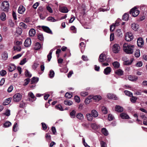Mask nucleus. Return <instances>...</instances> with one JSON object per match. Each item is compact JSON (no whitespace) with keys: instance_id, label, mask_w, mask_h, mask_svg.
Segmentation results:
<instances>
[{"instance_id":"f257e3e1","label":"nucleus","mask_w":147,"mask_h":147,"mask_svg":"<svg viewBox=\"0 0 147 147\" xmlns=\"http://www.w3.org/2000/svg\"><path fill=\"white\" fill-rule=\"evenodd\" d=\"M134 45H131L125 43L123 45V49L126 53L128 54H132L134 51Z\"/></svg>"},{"instance_id":"f03ea898","label":"nucleus","mask_w":147,"mask_h":147,"mask_svg":"<svg viewBox=\"0 0 147 147\" xmlns=\"http://www.w3.org/2000/svg\"><path fill=\"white\" fill-rule=\"evenodd\" d=\"M111 59L109 57L106 58V57L105 55L103 53H101L99 56L98 59L99 61L100 62H102L105 61H106L107 62H109L111 61Z\"/></svg>"},{"instance_id":"7ed1b4c3","label":"nucleus","mask_w":147,"mask_h":147,"mask_svg":"<svg viewBox=\"0 0 147 147\" xmlns=\"http://www.w3.org/2000/svg\"><path fill=\"white\" fill-rule=\"evenodd\" d=\"M9 4L7 1H4L2 3L1 8L4 11H7L9 8Z\"/></svg>"},{"instance_id":"20e7f679","label":"nucleus","mask_w":147,"mask_h":147,"mask_svg":"<svg viewBox=\"0 0 147 147\" xmlns=\"http://www.w3.org/2000/svg\"><path fill=\"white\" fill-rule=\"evenodd\" d=\"M140 13L139 11L137 9L136 7L132 8L130 11V13L132 14L133 17H136L138 16Z\"/></svg>"},{"instance_id":"39448f33","label":"nucleus","mask_w":147,"mask_h":147,"mask_svg":"<svg viewBox=\"0 0 147 147\" xmlns=\"http://www.w3.org/2000/svg\"><path fill=\"white\" fill-rule=\"evenodd\" d=\"M22 94L20 93H18L15 94L13 97V100L16 102H19L22 99Z\"/></svg>"},{"instance_id":"423d86ee","label":"nucleus","mask_w":147,"mask_h":147,"mask_svg":"<svg viewBox=\"0 0 147 147\" xmlns=\"http://www.w3.org/2000/svg\"><path fill=\"white\" fill-rule=\"evenodd\" d=\"M120 50V47L119 45L117 44H114L113 46L112 50L115 53H118Z\"/></svg>"},{"instance_id":"0eeeda50","label":"nucleus","mask_w":147,"mask_h":147,"mask_svg":"<svg viewBox=\"0 0 147 147\" xmlns=\"http://www.w3.org/2000/svg\"><path fill=\"white\" fill-rule=\"evenodd\" d=\"M133 39L132 34L131 32H127L125 35V39L127 41H131Z\"/></svg>"},{"instance_id":"6e6552de","label":"nucleus","mask_w":147,"mask_h":147,"mask_svg":"<svg viewBox=\"0 0 147 147\" xmlns=\"http://www.w3.org/2000/svg\"><path fill=\"white\" fill-rule=\"evenodd\" d=\"M28 99L31 102H32L36 100V97L35 96L33 93L31 92H30L28 93Z\"/></svg>"},{"instance_id":"1a4fd4ad","label":"nucleus","mask_w":147,"mask_h":147,"mask_svg":"<svg viewBox=\"0 0 147 147\" xmlns=\"http://www.w3.org/2000/svg\"><path fill=\"white\" fill-rule=\"evenodd\" d=\"M31 43V41L30 38L26 39L24 42V45L26 47H28L30 46Z\"/></svg>"},{"instance_id":"9d476101","label":"nucleus","mask_w":147,"mask_h":147,"mask_svg":"<svg viewBox=\"0 0 147 147\" xmlns=\"http://www.w3.org/2000/svg\"><path fill=\"white\" fill-rule=\"evenodd\" d=\"M42 28L45 32L49 34H52L53 33L51 30L48 27L44 26H42Z\"/></svg>"},{"instance_id":"9b49d317","label":"nucleus","mask_w":147,"mask_h":147,"mask_svg":"<svg viewBox=\"0 0 147 147\" xmlns=\"http://www.w3.org/2000/svg\"><path fill=\"white\" fill-rule=\"evenodd\" d=\"M137 44L138 46L142 47L144 45V41L142 38H139L137 40Z\"/></svg>"},{"instance_id":"f8f14e48","label":"nucleus","mask_w":147,"mask_h":147,"mask_svg":"<svg viewBox=\"0 0 147 147\" xmlns=\"http://www.w3.org/2000/svg\"><path fill=\"white\" fill-rule=\"evenodd\" d=\"M59 9L61 12L63 13H67L68 11L67 8L65 7H60Z\"/></svg>"},{"instance_id":"ddd939ff","label":"nucleus","mask_w":147,"mask_h":147,"mask_svg":"<svg viewBox=\"0 0 147 147\" xmlns=\"http://www.w3.org/2000/svg\"><path fill=\"white\" fill-rule=\"evenodd\" d=\"M111 71V68L109 67H107L103 71L104 73L106 75L109 74Z\"/></svg>"},{"instance_id":"4468645a","label":"nucleus","mask_w":147,"mask_h":147,"mask_svg":"<svg viewBox=\"0 0 147 147\" xmlns=\"http://www.w3.org/2000/svg\"><path fill=\"white\" fill-rule=\"evenodd\" d=\"M107 96L109 99L114 100H116L117 99V97L115 95L110 93L107 94Z\"/></svg>"},{"instance_id":"2eb2a0df","label":"nucleus","mask_w":147,"mask_h":147,"mask_svg":"<svg viewBox=\"0 0 147 147\" xmlns=\"http://www.w3.org/2000/svg\"><path fill=\"white\" fill-rule=\"evenodd\" d=\"M36 33V31L33 28L31 29L29 32V34L30 36H34L35 35Z\"/></svg>"},{"instance_id":"dca6fc26","label":"nucleus","mask_w":147,"mask_h":147,"mask_svg":"<svg viewBox=\"0 0 147 147\" xmlns=\"http://www.w3.org/2000/svg\"><path fill=\"white\" fill-rule=\"evenodd\" d=\"M16 69V67L14 64H11L9 65L8 69L9 72H11L14 70Z\"/></svg>"},{"instance_id":"f3484780","label":"nucleus","mask_w":147,"mask_h":147,"mask_svg":"<svg viewBox=\"0 0 147 147\" xmlns=\"http://www.w3.org/2000/svg\"><path fill=\"white\" fill-rule=\"evenodd\" d=\"M25 9L24 7L22 6H20L18 10V12L20 14L23 13L25 11Z\"/></svg>"},{"instance_id":"a211bd4d","label":"nucleus","mask_w":147,"mask_h":147,"mask_svg":"<svg viewBox=\"0 0 147 147\" xmlns=\"http://www.w3.org/2000/svg\"><path fill=\"white\" fill-rule=\"evenodd\" d=\"M115 110L118 112H121L123 111V108L119 105H116L115 107Z\"/></svg>"},{"instance_id":"6ab92c4d","label":"nucleus","mask_w":147,"mask_h":147,"mask_svg":"<svg viewBox=\"0 0 147 147\" xmlns=\"http://www.w3.org/2000/svg\"><path fill=\"white\" fill-rule=\"evenodd\" d=\"M128 79L130 81H134L137 80L138 78L135 76L130 75L128 76Z\"/></svg>"},{"instance_id":"aec40b11","label":"nucleus","mask_w":147,"mask_h":147,"mask_svg":"<svg viewBox=\"0 0 147 147\" xmlns=\"http://www.w3.org/2000/svg\"><path fill=\"white\" fill-rule=\"evenodd\" d=\"M41 47L40 44L38 42H36L34 46V49L35 50H38L40 49Z\"/></svg>"},{"instance_id":"412c9836","label":"nucleus","mask_w":147,"mask_h":147,"mask_svg":"<svg viewBox=\"0 0 147 147\" xmlns=\"http://www.w3.org/2000/svg\"><path fill=\"white\" fill-rule=\"evenodd\" d=\"M120 117L122 119H128L129 118V117L127 114L123 113L121 114Z\"/></svg>"},{"instance_id":"4be33fe9","label":"nucleus","mask_w":147,"mask_h":147,"mask_svg":"<svg viewBox=\"0 0 147 147\" xmlns=\"http://www.w3.org/2000/svg\"><path fill=\"white\" fill-rule=\"evenodd\" d=\"M102 98L101 96L100 95H95L93 96V99L95 100L96 102L98 101Z\"/></svg>"},{"instance_id":"5701e85b","label":"nucleus","mask_w":147,"mask_h":147,"mask_svg":"<svg viewBox=\"0 0 147 147\" xmlns=\"http://www.w3.org/2000/svg\"><path fill=\"white\" fill-rule=\"evenodd\" d=\"M55 49H53L50 51L49 53V54L47 55V57L48 58V60L49 61H50L51 57H52V54L53 52V51L55 50Z\"/></svg>"},{"instance_id":"b1692460","label":"nucleus","mask_w":147,"mask_h":147,"mask_svg":"<svg viewBox=\"0 0 147 147\" xmlns=\"http://www.w3.org/2000/svg\"><path fill=\"white\" fill-rule=\"evenodd\" d=\"M112 64L114 67L115 69H118L120 67V63L118 61H115L112 63Z\"/></svg>"},{"instance_id":"393cba45","label":"nucleus","mask_w":147,"mask_h":147,"mask_svg":"<svg viewBox=\"0 0 147 147\" xmlns=\"http://www.w3.org/2000/svg\"><path fill=\"white\" fill-rule=\"evenodd\" d=\"M91 115L94 117H96L98 116L97 112L95 110H93L91 111Z\"/></svg>"},{"instance_id":"a878e982","label":"nucleus","mask_w":147,"mask_h":147,"mask_svg":"<svg viewBox=\"0 0 147 147\" xmlns=\"http://www.w3.org/2000/svg\"><path fill=\"white\" fill-rule=\"evenodd\" d=\"M123 71L121 69H119L115 71V73L119 76H122L123 75Z\"/></svg>"},{"instance_id":"bb28decb","label":"nucleus","mask_w":147,"mask_h":147,"mask_svg":"<svg viewBox=\"0 0 147 147\" xmlns=\"http://www.w3.org/2000/svg\"><path fill=\"white\" fill-rule=\"evenodd\" d=\"M86 117L87 119L89 121H91L92 120L93 118V116L91 114L87 113L86 115Z\"/></svg>"},{"instance_id":"cd10ccee","label":"nucleus","mask_w":147,"mask_h":147,"mask_svg":"<svg viewBox=\"0 0 147 147\" xmlns=\"http://www.w3.org/2000/svg\"><path fill=\"white\" fill-rule=\"evenodd\" d=\"M76 117L81 121H82L84 119L83 115L81 113H78L76 115Z\"/></svg>"},{"instance_id":"c85d7f7f","label":"nucleus","mask_w":147,"mask_h":147,"mask_svg":"<svg viewBox=\"0 0 147 147\" xmlns=\"http://www.w3.org/2000/svg\"><path fill=\"white\" fill-rule=\"evenodd\" d=\"M91 126L93 129L95 130L97 129L100 127V126L99 125H97L95 123L92 124Z\"/></svg>"},{"instance_id":"c756f323","label":"nucleus","mask_w":147,"mask_h":147,"mask_svg":"<svg viewBox=\"0 0 147 147\" xmlns=\"http://www.w3.org/2000/svg\"><path fill=\"white\" fill-rule=\"evenodd\" d=\"M11 99L12 98H9L6 99L5 100V101L3 102V105H6L9 104L11 102Z\"/></svg>"},{"instance_id":"7c9ffc66","label":"nucleus","mask_w":147,"mask_h":147,"mask_svg":"<svg viewBox=\"0 0 147 147\" xmlns=\"http://www.w3.org/2000/svg\"><path fill=\"white\" fill-rule=\"evenodd\" d=\"M18 129V125L16 122L15 123L13 127V130L14 132H16Z\"/></svg>"},{"instance_id":"2f4dec72","label":"nucleus","mask_w":147,"mask_h":147,"mask_svg":"<svg viewBox=\"0 0 147 147\" xmlns=\"http://www.w3.org/2000/svg\"><path fill=\"white\" fill-rule=\"evenodd\" d=\"M131 27L133 30L136 31L138 28V25L137 24L134 23L131 24Z\"/></svg>"},{"instance_id":"473e14b6","label":"nucleus","mask_w":147,"mask_h":147,"mask_svg":"<svg viewBox=\"0 0 147 147\" xmlns=\"http://www.w3.org/2000/svg\"><path fill=\"white\" fill-rule=\"evenodd\" d=\"M101 131L102 133L104 135L107 136L108 135V131L106 128H102Z\"/></svg>"},{"instance_id":"72a5a7b5","label":"nucleus","mask_w":147,"mask_h":147,"mask_svg":"<svg viewBox=\"0 0 147 147\" xmlns=\"http://www.w3.org/2000/svg\"><path fill=\"white\" fill-rule=\"evenodd\" d=\"M38 81V78L37 77H33L32 78L31 81V84L35 83H37Z\"/></svg>"},{"instance_id":"f704fd0d","label":"nucleus","mask_w":147,"mask_h":147,"mask_svg":"<svg viewBox=\"0 0 147 147\" xmlns=\"http://www.w3.org/2000/svg\"><path fill=\"white\" fill-rule=\"evenodd\" d=\"M128 18L129 15L127 13H125L122 16V19L124 20H128Z\"/></svg>"},{"instance_id":"c9c22d12","label":"nucleus","mask_w":147,"mask_h":147,"mask_svg":"<svg viewBox=\"0 0 147 147\" xmlns=\"http://www.w3.org/2000/svg\"><path fill=\"white\" fill-rule=\"evenodd\" d=\"M80 46L81 48V51L82 53H83V52L84 49L85 47V44L83 42H82L80 44Z\"/></svg>"},{"instance_id":"e433bc0d","label":"nucleus","mask_w":147,"mask_h":147,"mask_svg":"<svg viewBox=\"0 0 147 147\" xmlns=\"http://www.w3.org/2000/svg\"><path fill=\"white\" fill-rule=\"evenodd\" d=\"M116 34L118 36L121 37L122 36V32L120 29H118L116 30Z\"/></svg>"},{"instance_id":"4c0bfd02","label":"nucleus","mask_w":147,"mask_h":147,"mask_svg":"<svg viewBox=\"0 0 147 147\" xmlns=\"http://www.w3.org/2000/svg\"><path fill=\"white\" fill-rule=\"evenodd\" d=\"M55 75V73L54 71L52 70H51L49 72V76L50 78H53Z\"/></svg>"},{"instance_id":"58836bf2","label":"nucleus","mask_w":147,"mask_h":147,"mask_svg":"<svg viewBox=\"0 0 147 147\" xmlns=\"http://www.w3.org/2000/svg\"><path fill=\"white\" fill-rule=\"evenodd\" d=\"M0 18L1 20L4 21L6 19V15L3 12L1 13L0 16Z\"/></svg>"},{"instance_id":"ea45409f","label":"nucleus","mask_w":147,"mask_h":147,"mask_svg":"<svg viewBox=\"0 0 147 147\" xmlns=\"http://www.w3.org/2000/svg\"><path fill=\"white\" fill-rule=\"evenodd\" d=\"M64 103L66 105L70 106L72 104V102L69 100H66L64 101Z\"/></svg>"},{"instance_id":"a19ab883","label":"nucleus","mask_w":147,"mask_h":147,"mask_svg":"<svg viewBox=\"0 0 147 147\" xmlns=\"http://www.w3.org/2000/svg\"><path fill=\"white\" fill-rule=\"evenodd\" d=\"M134 55L136 57H138L140 56V50L137 49L134 53Z\"/></svg>"},{"instance_id":"79ce46f5","label":"nucleus","mask_w":147,"mask_h":147,"mask_svg":"<svg viewBox=\"0 0 147 147\" xmlns=\"http://www.w3.org/2000/svg\"><path fill=\"white\" fill-rule=\"evenodd\" d=\"M2 57L4 60L7 59L8 58L7 53L6 52H4L2 54Z\"/></svg>"},{"instance_id":"37998d69","label":"nucleus","mask_w":147,"mask_h":147,"mask_svg":"<svg viewBox=\"0 0 147 147\" xmlns=\"http://www.w3.org/2000/svg\"><path fill=\"white\" fill-rule=\"evenodd\" d=\"M11 123L9 121H7L4 124V126L5 127H8L11 126Z\"/></svg>"},{"instance_id":"c03bdc74","label":"nucleus","mask_w":147,"mask_h":147,"mask_svg":"<svg viewBox=\"0 0 147 147\" xmlns=\"http://www.w3.org/2000/svg\"><path fill=\"white\" fill-rule=\"evenodd\" d=\"M47 20L50 22H55L57 21V20L55 19L54 18L52 17H49L47 18Z\"/></svg>"},{"instance_id":"a18cd8bd","label":"nucleus","mask_w":147,"mask_h":147,"mask_svg":"<svg viewBox=\"0 0 147 147\" xmlns=\"http://www.w3.org/2000/svg\"><path fill=\"white\" fill-rule=\"evenodd\" d=\"M25 74L26 77H31L32 76V74L27 69H26Z\"/></svg>"},{"instance_id":"49530a36","label":"nucleus","mask_w":147,"mask_h":147,"mask_svg":"<svg viewBox=\"0 0 147 147\" xmlns=\"http://www.w3.org/2000/svg\"><path fill=\"white\" fill-rule=\"evenodd\" d=\"M101 110L102 112L104 114H106L107 113V108L104 107L102 106L101 107Z\"/></svg>"},{"instance_id":"de8ad7c7","label":"nucleus","mask_w":147,"mask_h":147,"mask_svg":"<svg viewBox=\"0 0 147 147\" xmlns=\"http://www.w3.org/2000/svg\"><path fill=\"white\" fill-rule=\"evenodd\" d=\"M76 113V112L75 111L73 110L70 113L71 117L72 118H74Z\"/></svg>"},{"instance_id":"09e8293b","label":"nucleus","mask_w":147,"mask_h":147,"mask_svg":"<svg viewBox=\"0 0 147 147\" xmlns=\"http://www.w3.org/2000/svg\"><path fill=\"white\" fill-rule=\"evenodd\" d=\"M124 93L126 95L130 97H131L133 95V94L131 92L127 90H125L124 91Z\"/></svg>"},{"instance_id":"8fccbe9b","label":"nucleus","mask_w":147,"mask_h":147,"mask_svg":"<svg viewBox=\"0 0 147 147\" xmlns=\"http://www.w3.org/2000/svg\"><path fill=\"white\" fill-rule=\"evenodd\" d=\"M14 51H21V48L20 46H17L13 47Z\"/></svg>"},{"instance_id":"3c124183","label":"nucleus","mask_w":147,"mask_h":147,"mask_svg":"<svg viewBox=\"0 0 147 147\" xmlns=\"http://www.w3.org/2000/svg\"><path fill=\"white\" fill-rule=\"evenodd\" d=\"M19 26L24 29H26L27 28V25L23 22H20L19 24Z\"/></svg>"},{"instance_id":"603ef678","label":"nucleus","mask_w":147,"mask_h":147,"mask_svg":"<svg viewBox=\"0 0 147 147\" xmlns=\"http://www.w3.org/2000/svg\"><path fill=\"white\" fill-rule=\"evenodd\" d=\"M106 7L104 6L103 8L100 9V11L104 12L109 10L110 8L109 7H107V8H105Z\"/></svg>"},{"instance_id":"864d4df0","label":"nucleus","mask_w":147,"mask_h":147,"mask_svg":"<svg viewBox=\"0 0 147 147\" xmlns=\"http://www.w3.org/2000/svg\"><path fill=\"white\" fill-rule=\"evenodd\" d=\"M72 96L71 93H70L68 92H67L65 94V96L66 98H71Z\"/></svg>"},{"instance_id":"5fc2aeb1","label":"nucleus","mask_w":147,"mask_h":147,"mask_svg":"<svg viewBox=\"0 0 147 147\" xmlns=\"http://www.w3.org/2000/svg\"><path fill=\"white\" fill-rule=\"evenodd\" d=\"M22 54H21V53L18 54L14 56L13 57V59H18L20 57H21L22 56Z\"/></svg>"},{"instance_id":"6e6d98bb","label":"nucleus","mask_w":147,"mask_h":147,"mask_svg":"<svg viewBox=\"0 0 147 147\" xmlns=\"http://www.w3.org/2000/svg\"><path fill=\"white\" fill-rule=\"evenodd\" d=\"M38 38L40 40H42L44 39V37L42 34L39 33L38 35Z\"/></svg>"},{"instance_id":"4d7b16f0","label":"nucleus","mask_w":147,"mask_h":147,"mask_svg":"<svg viewBox=\"0 0 147 147\" xmlns=\"http://www.w3.org/2000/svg\"><path fill=\"white\" fill-rule=\"evenodd\" d=\"M55 107L56 109L61 111H62L63 110L62 106L60 105H56Z\"/></svg>"},{"instance_id":"13d9d810","label":"nucleus","mask_w":147,"mask_h":147,"mask_svg":"<svg viewBox=\"0 0 147 147\" xmlns=\"http://www.w3.org/2000/svg\"><path fill=\"white\" fill-rule=\"evenodd\" d=\"M132 97L130 98V100L132 103H135L137 99V98L134 96H131Z\"/></svg>"},{"instance_id":"bf43d9fd","label":"nucleus","mask_w":147,"mask_h":147,"mask_svg":"<svg viewBox=\"0 0 147 147\" xmlns=\"http://www.w3.org/2000/svg\"><path fill=\"white\" fill-rule=\"evenodd\" d=\"M6 74H7V72L5 70H1L0 71V74L2 76H4Z\"/></svg>"},{"instance_id":"052dcab7","label":"nucleus","mask_w":147,"mask_h":147,"mask_svg":"<svg viewBox=\"0 0 147 147\" xmlns=\"http://www.w3.org/2000/svg\"><path fill=\"white\" fill-rule=\"evenodd\" d=\"M70 29L72 31L73 33H76V29L74 26H71L70 27Z\"/></svg>"},{"instance_id":"680f3d73","label":"nucleus","mask_w":147,"mask_h":147,"mask_svg":"<svg viewBox=\"0 0 147 147\" xmlns=\"http://www.w3.org/2000/svg\"><path fill=\"white\" fill-rule=\"evenodd\" d=\"M30 80L29 78L26 79L24 80L25 82L24 84V86L27 85L28 83L30 82Z\"/></svg>"},{"instance_id":"e2e57ef3","label":"nucleus","mask_w":147,"mask_h":147,"mask_svg":"<svg viewBox=\"0 0 147 147\" xmlns=\"http://www.w3.org/2000/svg\"><path fill=\"white\" fill-rule=\"evenodd\" d=\"M26 58H24L21 61L20 63V64L21 65H23L26 62Z\"/></svg>"},{"instance_id":"0e129e2a","label":"nucleus","mask_w":147,"mask_h":147,"mask_svg":"<svg viewBox=\"0 0 147 147\" xmlns=\"http://www.w3.org/2000/svg\"><path fill=\"white\" fill-rule=\"evenodd\" d=\"M88 92H82L80 93L81 95L83 97H85V96L88 95Z\"/></svg>"},{"instance_id":"69168bd1","label":"nucleus","mask_w":147,"mask_h":147,"mask_svg":"<svg viewBox=\"0 0 147 147\" xmlns=\"http://www.w3.org/2000/svg\"><path fill=\"white\" fill-rule=\"evenodd\" d=\"M100 144L101 147H107L106 143L104 141H101L100 142Z\"/></svg>"},{"instance_id":"338daca9","label":"nucleus","mask_w":147,"mask_h":147,"mask_svg":"<svg viewBox=\"0 0 147 147\" xmlns=\"http://www.w3.org/2000/svg\"><path fill=\"white\" fill-rule=\"evenodd\" d=\"M74 99L75 101L79 103L80 102V98L77 96H76L74 97Z\"/></svg>"},{"instance_id":"774afa93","label":"nucleus","mask_w":147,"mask_h":147,"mask_svg":"<svg viewBox=\"0 0 147 147\" xmlns=\"http://www.w3.org/2000/svg\"><path fill=\"white\" fill-rule=\"evenodd\" d=\"M4 114L5 115L9 116L10 115V111L9 109H7Z\"/></svg>"}]
</instances>
